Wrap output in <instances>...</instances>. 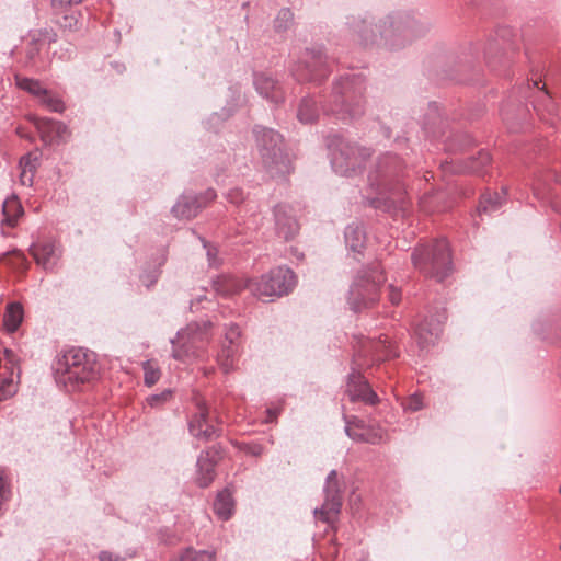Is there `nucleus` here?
<instances>
[{"instance_id": "9", "label": "nucleus", "mask_w": 561, "mask_h": 561, "mask_svg": "<svg viewBox=\"0 0 561 561\" xmlns=\"http://www.w3.org/2000/svg\"><path fill=\"white\" fill-rule=\"evenodd\" d=\"M210 321L190 323L171 339L172 356L176 360H187L201 357V352L209 343L211 334Z\"/></svg>"}, {"instance_id": "51", "label": "nucleus", "mask_w": 561, "mask_h": 561, "mask_svg": "<svg viewBox=\"0 0 561 561\" xmlns=\"http://www.w3.org/2000/svg\"><path fill=\"white\" fill-rule=\"evenodd\" d=\"M100 561H118L119 557L110 551H101L99 553Z\"/></svg>"}, {"instance_id": "54", "label": "nucleus", "mask_w": 561, "mask_h": 561, "mask_svg": "<svg viewBox=\"0 0 561 561\" xmlns=\"http://www.w3.org/2000/svg\"><path fill=\"white\" fill-rule=\"evenodd\" d=\"M219 119H220V115H219L218 113H215V114H213V115L209 117V119H208V122H207V123H208V124H213V123H214V124H217V123L219 122Z\"/></svg>"}, {"instance_id": "12", "label": "nucleus", "mask_w": 561, "mask_h": 561, "mask_svg": "<svg viewBox=\"0 0 561 561\" xmlns=\"http://www.w3.org/2000/svg\"><path fill=\"white\" fill-rule=\"evenodd\" d=\"M344 482L340 479L336 470H331L324 481L323 494L324 501L321 507L313 511L317 519L324 523H332L340 514L342 507V494Z\"/></svg>"}, {"instance_id": "17", "label": "nucleus", "mask_w": 561, "mask_h": 561, "mask_svg": "<svg viewBox=\"0 0 561 561\" xmlns=\"http://www.w3.org/2000/svg\"><path fill=\"white\" fill-rule=\"evenodd\" d=\"M346 392L351 401H363L370 405H375L378 402L377 393L370 388L368 381L356 369H353L348 374Z\"/></svg>"}, {"instance_id": "38", "label": "nucleus", "mask_w": 561, "mask_h": 561, "mask_svg": "<svg viewBox=\"0 0 561 561\" xmlns=\"http://www.w3.org/2000/svg\"><path fill=\"white\" fill-rule=\"evenodd\" d=\"M145 371V383L149 387L153 386L160 378V370L151 365L150 362H146L144 365Z\"/></svg>"}, {"instance_id": "36", "label": "nucleus", "mask_w": 561, "mask_h": 561, "mask_svg": "<svg viewBox=\"0 0 561 561\" xmlns=\"http://www.w3.org/2000/svg\"><path fill=\"white\" fill-rule=\"evenodd\" d=\"M39 102L51 112L62 113L66 108L64 101L58 95L53 94L47 90L41 96Z\"/></svg>"}, {"instance_id": "55", "label": "nucleus", "mask_w": 561, "mask_h": 561, "mask_svg": "<svg viewBox=\"0 0 561 561\" xmlns=\"http://www.w3.org/2000/svg\"><path fill=\"white\" fill-rule=\"evenodd\" d=\"M480 160L482 164L488 163L490 161V154L488 152H481Z\"/></svg>"}, {"instance_id": "58", "label": "nucleus", "mask_w": 561, "mask_h": 561, "mask_svg": "<svg viewBox=\"0 0 561 561\" xmlns=\"http://www.w3.org/2000/svg\"><path fill=\"white\" fill-rule=\"evenodd\" d=\"M560 493H561V486H560Z\"/></svg>"}, {"instance_id": "22", "label": "nucleus", "mask_w": 561, "mask_h": 561, "mask_svg": "<svg viewBox=\"0 0 561 561\" xmlns=\"http://www.w3.org/2000/svg\"><path fill=\"white\" fill-rule=\"evenodd\" d=\"M30 253L45 270H53L60 254L55 242L33 243L30 247Z\"/></svg>"}, {"instance_id": "28", "label": "nucleus", "mask_w": 561, "mask_h": 561, "mask_svg": "<svg viewBox=\"0 0 561 561\" xmlns=\"http://www.w3.org/2000/svg\"><path fill=\"white\" fill-rule=\"evenodd\" d=\"M2 225L14 227L19 218L23 215V208L15 196L7 198L2 205Z\"/></svg>"}, {"instance_id": "46", "label": "nucleus", "mask_w": 561, "mask_h": 561, "mask_svg": "<svg viewBox=\"0 0 561 561\" xmlns=\"http://www.w3.org/2000/svg\"><path fill=\"white\" fill-rule=\"evenodd\" d=\"M243 450L251 456L259 457L264 453V448L261 444L252 443L247 444L243 447Z\"/></svg>"}, {"instance_id": "41", "label": "nucleus", "mask_w": 561, "mask_h": 561, "mask_svg": "<svg viewBox=\"0 0 561 561\" xmlns=\"http://www.w3.org/2000/svg\"><path fill=\"white\" fill-rule=\"evenodd\" d=\"M423 408V397L419 393L412 394L404 403V409L411 412L419 411Z\"/></svg>"}, {"instance_id": "24", "label": "nucleus", "mask_w": 561, "mask_h": 561, "mask_svg": "<svg viewBox=\"0 0 561 561\" xmlns=\"http://www.w3.org/2000/svg\"><path fill=\"white\" fill-rule=\"evenodd\" d=\"M208 451L197 458L196 482L201 488L208 486L215 478V461L209 459Z\"/></svg>"}, {"instance_id": "23", "label": "nucleus", "mask_w": 561, "mask_h": 561, "mask_svg": "<svg viewBox=\"0 0 561 561\" xmlns=\"http://www.w3.org/2000/svg\"><path fill=\"white\" fill-rule=\"evenodd\" d=\"M345 244L354 253L359 254L364 249L366 233L364 227L358 222H352L345 228Z\"/></svg>"}, {"instance_id": "19", "label": "nucleus", "mask_w": 561, "mask_h": 561, "mask_svg": "<svg viewBox=\"0 0 561 561\" xmlns=\"http://www.w3.org/2000/svg\"><path fill=\"white\" fill-rule=\"evenodd\" d=\"M445 320V313H440L435 319L426 318L417 324L415 329V336L421 348H426L436 343L442 334L443 323Z\"/></svg>"}, {"instance_id": "43", "label": "nucleus", "mask_w": 561, "mask_h": 561, "mask_svg": "<svg viewBox=\"0 0 561 561\" xmlns=\"http://www.w3.org/2000/svg\"><path fill=\"white\" fill-rule=\"evenodd\" d=\"M366 440L365 443L377 445L380 444L383 439V432L381 430H367L366 431Z\"/></svg>"}, {"instance_id": "29", "label": "nucleus", "mask_w": 561, "mask_h": 561, "mask_svg": "<svg viewBox=\"0 0 561 561\" xmlns=\"http://www.w3.org/2000/svg\"><path fill=\"white\" fill-rule=\"evenodd\" d=\"M214 511L222 520H228L233 512V500L228 490H222L216 496L214 502Z\"/></svg>"}, {"instance_id": "8", "label": "nucleus", "mask_w": 561, "mask_h": 561, "mask_svg": "<svg viewBox=\"0 0 561 561\" xmlns=\"http://www.w3.org/2000/svg\"><path fill=\"white\" fill-rule=\"evenodd\" d=\"M383 280V271L379 264H374L358 274L348 291L350 308L359 312L374 306L379 299V287Z\"/></svg>"}, {"instance_id": "16", "label": "nucleus", "mask_w": 561, "mask_h": 561, "mask_svg": "<svg viewBox=\"0 0 561 561\" xmlns=\"http://www.w3.org/2000/svg\"><path fill=\"white\" fill-rule=\"evenodd\" d=\"M359 357H370L371 363L381 362L398 356L396 347L386 335L378 339H366L360 342L357 351Z\"/></svg>"}, {"instance_id": "26", "label": "nucleus", "mask_w": 561, "mask_h": 561, "mask_svg": "<svg viewBox=\"0 0 561 561\" xmlns=\"http://www.w3.org/2000/svg\"><path fill=\"white\" fill-rule=\"evenodd\" d=\"M251 279L248 280H239L231 276H222L214 282L215 290L222 296H231L244 288L249 289L248 284Z\"/></svg>"}, {"instance_id": "37", "label": "nucleus", "mask_w": 561, "mask_h": 561, "mask_svg": "<svg viewBox=\"0 0 561 561\" xmlns=\"http://www.w3.org/2000/svg\"><path fill=\"white\" fill-rule=\"evenodd\" d=\"M294 22V13L288 9L284 8L280 9L275 21H274V27L277 32H285L287 31Z\"/></svg>"}, {"instance_id": "4", "label": "nucleus", "mask_w": 561, "mask_h": 561, "mask_svg": "<svg viewBox=\"0 0 561 561\" xmlns=\"http://www.w3.org/2000/svg\"><path fill=\"white\" fill-rule=\"evenodd\" d=\"M57 385L66 391H75L81 385L98 378L95 355L83 348H71L59 356L53 365Z\"/></svg>"}, {"instance_id": "57", "label": "nucleus", "mask_w": 561, "mask_h": 561, "mask_svg": "<svg viewBox=\"0 0 561 561\" xmlns=\"http://www.w3.org/2000/svg\"><path fill=\"white\" fill-rule=\"evenodd\" d=\"M241 101V93L238 91V96L236 98V105Z\"/></svg>"}, {"instance_id": "5", "label": "nucleus", "mask_w": 561, "mask_h": 561, "mask_svg": "<svg viewBox=\"0 0 561 561\" xmlns=\"http://www.w3.org/2000/svg\"><path fill=\"white\" fill-rule=\"evenodd\" d=\"M412 262L426 277L444 280L451 273V257L448 242L438 239L430 244L415 248L412 253Z\"/></svg>"}, {"instance_id": "20", "label": "nucleus", "mask_w": 561, "mask_h": 561, "mask_svg": "<svg viewBox=\"0 0 561 561\" xmlns=\"http://www.w3.org/2000/svg\"><path fill=\"white\" fill-rule=\"evenodd\" d=\"M253 84L256 92L272 104H280L285 100L284 91L277 80L265 72L254 73Z\"/></svg>"}, {"instance_id": "48", "label": "nucleus", "mask_w": 561, "mask_h": 561, "mask_svg": "<svg viewBox=\"0 0 561 561\" xmlns=\"http://www.w3.org/2000/svg\"><path fill=\"white\" fill-rule=\"evenodd\" d=\"M388 297L392 305H398L401 300V291L393 285L388 286Z\"/></svg>"}, {"instance_id": "1", "label": "nucleus", "mask_w": 561, "mask_h": 561, "mask_svg": "<svg viewBox=\"0 0 561 561\" xmlns=\"http://www.w3.org/2000/svg\"><path fill=\"white\" fill-rule=\"evenodd\" d=\"M347 33L364 47H377L389 51L399 50L425 32L409 12L397 11L374 22L368 13L346 16Z\"/></svg>"}, {"instance_id": "49", "label": "nucleus", "mask_w": 561, "mask_h": 561, "mask_svg": "<svg viewBox=\"0 0 561 561\" xmlns=\"http://www.w3.org/2000/svg\"><path fill=\"white\" fill-rule=\"evenodd\" d=\"M280 412V408L278 407H270L266 409V419L264 420L265 423L274 422L278 414Z\"/></svg>"}, {"instance_id": "25", "label": "nucleus", "mask_w": 561, "mask_h": 561, "mask_svg": "<svg viewBox=\"0 0 561 561\" xmlns=\"http://www.w3.org/2000/svg\"><path fill=\"white\" fill-rule=\"evenodd\" d=\"M39 152H30L20 159V182L24 186H32L34 174L38 165Z\"/></svg>"}, {"instance_id": "21", "label": "nucleus", "mask_w": 561, "mask_h": 561, "mask_svg": "<svg viewBox=\"0 0 561 561\" xmlns=\"http://www.w3.org/2000/svg\"><path fill=\"white\" fill-rule=\"evenodd\" d=\"M275 229L278 237L289 240L298 232V224L287 205L279 204L274 208Z\"/></svg>"}, {"instance_id": "6", "label": "nucleus", "mask_w": 561, "mask_h": 561, "mask_svg": "<svg viewBox=\"0 0 561 561\" xmlns=\"http://www.w3.org/2000/svg\"><path fill=\"white\" fill-rule=\"evenodd\" d=\"M327 146L333 171L343 176L356 174L370 157L369 149L359 148L337 134L328 137Z\"/></svg>"}, {"instance_id": "32", "label": "nucleus", "mask_w": 561, "mask_h": 561, "mask_svg": "<svg viewBox=\"0 0 561 561\" xmlns=\"http://www.w3.org/2000/svg\"><path fill=\"white\" fill-rule=\"evenodd\" d=\"M15 83L20 89L35 95L38 100L46 91L38 80L32 78L15 76Z\"/></svg>"}, {"instance_id": "47", "label": "nucleus", "mask_w": 561, "mask_h": 561, "mask_svg": "<svg viewBox=\"0 0 561 561\" xmlns=\"http://www.w3.org/2000/svg\"><path fill=\"white\" fill-rule=\"evenodd\" d=\"M15 392L14 386L8 381L0 386V401L9 399Z\"/></svg>"}, {"instance_id": "53", "label": "nucleus", "mask_w": 561, "mask_h": 561, "mask_svg": "<svg viewBox=\"0 0 561 561\" xmlns=\"http://www.w3.org/2000/svg\"><path fill=\"white\" fill-rule=\"evenodd\" d=\"M203 299H204V296H197L194 300H192V301H191V307H190V308H191V310H192V311L197 310L196 305H197V304H199V302H202V300H203Z\"/></svg>"}, {"instance_id": "3", "label": "nucleus", "mask_w": 561, "mask_h": 561, "mask_svg": "<svg viewBox=\"0 0 561 561\" xmlns=\"http://www.w3.org/2000/svg\"><path fill=\"white\" fill-rule=\"evenodd\" d=\"M365 78L362 73L347 72L334 80L331 94L324 101L323 111L339 119L360 117L365 110Z\"/></svg>"}, {"instance_id": "35", "label": "nucleus", "mask_w": 561, "mask_h": 561, "mask_svg": "<svg viewBox=\"0 0 561 561\" xmlns=\"http://www.w3.org/2000/svg\"><path fill=\"white\" fill-rule=\"evenodd\" d=\"M174 561H215V554L205 550L186 549Z\"/></svg>"}, {"instance_id": "30", "label": "nucleus", "mask_w": 561, "mask_h": 561, "mask_svg": "<svg viewBox=\"0 0 561 561\" xmlns=\"http://www.w3.org/2000/svg\"><path fill=\"white\" fill-rule=\"evenodd\" d=\"M318 116L319 111L314 100L309 96L301 99L297 111L298 121L302 124H311Z\"/></svg>"}, {"instance_id": "18", "label": "nucleus", "mask_w": 561, "mask_h": 561, "mask_svg": "<svg viewBox=\"0 0 561 561\" xmlns=\"http://www.w3.org/2000/svg\"><path fill=\"white\" fill-rule=\"evenodd\" d=\"M34 125L45 145L60 144L68 137V127L51 118H34Z\"/></svg>"}, {"instance_id": "11", "label": "nucleus", "mask_w": 561, "mask_h": 561, "mask_svg": "<svg viewBox=\"0 0 561 561\" xmlns=\"http://www.w3.org/2000/svg\"><path fill=\"white\" fill-rule=\"evenodd\" d=\"M297 82L320 83L330 73L327 55L323 47L306 48L298 60L289 68Z\"/></svg>"}, {"instance_id": "45", "label": "nucleus", "mask_w": 561, "mask_h": 561, "mask_svg": "<svg viewBox=\"0 0 561 561\" xmlns=\"http://www.w3.org/2000/svg\"><path fill=\"white\" fill-rule=\"evenodd\" d=\"M227 199L232 204H240L244 199V193L241 188H232L227 193Z\"/></svg>"}, {"instance_id": "40", "label": "nucleus", "mask_w": 561, "mask_h": 561, "mask_svg": "<svg viewBox=\"0 0 561 561\" xmlns=\"http://www.w3.org/2000/svg\"><path fill=\"white\" fill-rule=\"evenodd\" d=\"M204 249H206L207 261L210 266H218V250L216 247L208 243L205 239L201 238Z\"/></svg>"}, {"instance_id": "33", "label": "nucleus", "mask_w": 561, "mask_h": 561, "mask_svg": "<svg viewBox=\"0 0 561 561\" xmlns=\"http://www.w3.org/2000/svg\"><path fill=\"white\" fill-rule=\"evenodd\" d=\"M346 426L345 433L346 435L353 439L354 442L365 443L366 431L364 430L363 421L353 417V421L345 417Z\"/></svg>"}, {"instance_id": "7", "label": "nucleus", "mask_w": 561, "mask_h": 561, "mask_svg": "<svg viewBox=\"0 0 561 561\" xmlns=\"http://www.w3.org/2000/svg\"><path fill=\"white\" fill-rule=\"evenodd\" d=\"M256 146L264 167L272 176L285 175L290 171V162L283 150V137L272 128L255 126L253 129Z\"/></svg>"}, {"instance_id": "56", "label": "nucleus", "mask_w": 561, "mask_h": 561, "mask_svg": "<svg viewBox=\"0 0 561 561\" xmlns=\"http://www.w3.org/2000/svg\"><path fill=\"white\" fill-rule=\"evenodd\" d=\"M4 354H5V357L10 358L13 355V352L10 350H5Z\"/></svg>"}, {"instance_id": "15", "label": "nucleus", "mask_w": 561, "mask_h": 561, "mask_svg": "<svg viewBox=\"0 0 561 561\" xmlns=\"http://www.w3.org/2000/svg\"><path fill=\"white\" fill-rule=\"evenodd\" d=\"M215 197L216 193L211 188L207 190L203 195L199 196L192 193H184L180 196L171 211L174 217L179 219H192L197 216L201 209L208 202L215 199Z\"/></svg>"}, {"instance_id": "42", "label": "nucleus", "mask_w": 561, "mask_h": 561, "mask_svg": "<svg viewBox=\"0 0 561 561\" xmlns=\"http://www.w3.org/2000/svg\"><path fill=\"white\" fill-rule=\"evenodd\" d=\"M83 0H51V7L57 14L62 13L66 8L81 3Z\"/></svg>"}, {"instance_id": "13", "label": "nucleus", "mask_w": 561, "mask_h": 561, "mask_svg": "<svg viewBox=\"0 0 561 561\" xmlns=\"http://www.w3.org/2000/svg\"><path fill=\"white\" fill-rule=\"evenodd\" d=\"M188 431L192 436L203 442L213 440L220 435L221 430L217 426L216 420L210 417L205 401L197 402V411L188 421Z\"/></svg>"}, {"instance_id": "44", "label": "nucleus", "mask_w": 561, "mask_h": 561, "mask_svg": "<svg viewBox=\"0 0 561 561\" xmlns=\"http://www.w3.org/2000/svg\"><path fill=\"white\" fill-rule=\"evenodd\" d=\"M543 98H545V100L542 101V103H540L537 106H535V110L538 113H540L541 112V107H545V110H547L548 114L554 115L556 106L552 103V101L550 100V96H549L548 92L543 93Z\"/></svg>"}, {"instance_id": "50", "label": "nucleus", "mask_w": 561, "mask_h": 561, "mask_svg": "<svg viewBox=\"0 0 561 561\" xmlns=\"http://www.w3.org/2000/svg\"><path fill=\"white\" fill-rule=\"evenodd\" d=\"M500 48H501L500 44L496 41H492L489 43L488 47L484 50V55H485V58L488 59V62H491L490 58H491L493 50H497Z\"/></svg>"}, {"instance_id": "34", "label": "nucleus", "mask_w": 561, "mask_h": 561, "mask_svg": "<svg viewBox=\"0 0 561 561\" xmlns=\"http://www.w3.org/2000/svg\"><path fill=\"white\" fill-rule=\"evenodd\" d=\"M54 11V16L56 19L57 24L62 27L64 30L72 31L76 28L78 24L77 13L70 8H66L62 13L57 14L56 11Z\"/></svg>"}, {"instance_id": "2", "label": "nucleus", "mask_w": 561, "mask_h": 561, "mask_svg": "<svg viewBox=\"0 0 561 561\" xmlns=\"http://www.w3.org/2000/svg\"><path fill=\"white\" fill-rule=\"evenodd\" d=\"M404 169L405 164L394 153L379 157L375 169L368 174L369 185L378 192L377 197L368 199L371 207L385 211L396 209L397 205L402 207Z\"/></svg>"}, {"instance_id": "31", "label": "nucleus", "mask_w": 561, "mask_h": 561, "mask_svg": "<svg viewBox=\"0 0 561 561\" xmlns=\"http://www.w3.org/2000/svg\"><path fill=\"white\" fill-rule=\"evenodd\" d=\"M23 320V307L20 302H10L7 306L3 323L9 332L18 330Z\"/></svg>"}, {"instance_id": "14", "label": "nucleus", "mask_w": 561, "mask_h": 561, "mask_svg": "<svg viewBox=\"0 0 561 561\" xmlns=\"http://www.w3.org/2000/svg\"><path fill=\"white\" fill-rule=\"evenodd\" d=\"M240 347L241 330L239 325L234 323L225 325V336L217 355V360L225 373H229L233 369L234 360L240 353Z\"/></svg>"}, {"instance_id": "39", "label": "nucleus", "mask_w": 561, "mask_h": 561, "mask_svg": "<svg viewBox=\"0 0 561 561\" xmlns=\"http://www.w3.org/2000/svg\"><path fill=\"white\" fill-rule=\"evenodd\" d=\"M171 398V391L164 390L160 393L151 394L147 398V403L151 408H159L164 404Z\"/></svg>"}, {"instance_id": "10", "label": "nucleus", "mask_w": 561, "mask_h": 561, "mask_svg": "<svg viewBox=\"0 0 561 561\" xmlns=\"http://www.w3.org/2000/svg\"><path fill=\"white\" fill-rule=\"evenodd\" d=\"M296 284L295 273L288 267L278 266L262 275L259 280L251 279L248 286L252 295L261 300L271 301L275 297L289 294Z\"/></svg>"}, {"instance_id": "52", "label": "nucleus", "mask_w": 561, "mask_h": 561, "mask_svg": "<svg viewBox=\"0 0 561 561\" xmlns=\"http://www.w3.org/2000/svg\"><path fill=\"white\" fill-rule=\"evenodd\" d=\"M73 49L71 45H69L66 49H62L58 55L59 59H69L72 56Z\"/></svg>"}, {"instance_id": "27", "label": "nucleus", "mask_w": 561, "mask_h": 561, "mask_svg": "<svg viewBox=\"0 0 561 561\" xmlns=\"http://www.w3.org/2000/svg\"><path fill=\"white\" fill-rule=\"evenodd\" d=\"M506 193L503 191L501 193L494 192V193H486L481 196L478 211L479 214H493L501 209L505 202Z\"/></svg>"}]
</instances>
